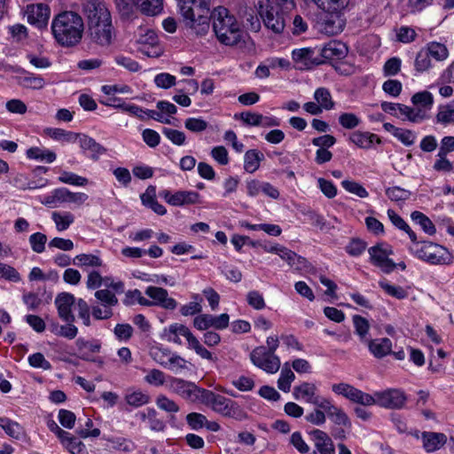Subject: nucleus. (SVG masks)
<instances>
[{
	"mask_svg": "<svg viewBox=\"0 0 454 454\" xmlns=\"http://www.w3.org/2000/svg\"><path fill=\"white\" fill-rule=\"evenodd\" d=\"M370 262L386 274H389L396 268V263L389 258L393 254L391 247L386 243H377L368 249Z\"/></svg>",
	"mask_w": 454,
	"mask_h": 454,
	"instance_id": "9",
	"label": "nucleus"
},
{
	"mask_svg": "<svg viewBox=\"0 0 454 454\" xmlns=\"http://www.w3.org/2000/svg\"><path fill=\"white\" fill-rule=\"evenodd\" d=\"M88 26V35L90 41L102 47L109 46L114 37L112 20L106 22L93 23Z\"/></svg>",
	"mask_w": 454,
	"mask_h": 454,
	"instance_id": "13",
	"label": "nucleus"
},
{
	"mask_svg": "<svg viewBox=\"0 0 454 454\" xmlns=\"http://www.w3.org/2000/svg\"><path fill=\"white\" fill-rule=\"evenodd\" d=\"M292 59L294 68L301 71L310 70L323 63L322 59L315 56V50L309 47L293 50Z\"/></svg>",
	"mask_w": 454,
	"mask_h": 454,
	"instance_id": "16",
	"label": "nucleus"
},
{
	"mask_svg": "<svg viewBox=\"0 0 454 454\" xmlns=\"http://www.w3.org/2000/svg\"><path fill=\"white\" fill-rule=\"evenodd\" d=\"M310 435L315 447L313 454H335L333 442L325 432L314 429Z\"/></svg>",
	"mask_w": 454,
	"mask_h": 454,
	"instance_id": "23",
	"label": "nucleus"
},
{
	"mask_svg": "<svg viewBox=\"0 0 454 454\" xmlns=\"http://www.w3.org/2000/svg\"><path fill=\"white\" fill-rule=\"evenodd\" d=\"M180 13L190 27L202 26L208 28L210 13L209 0H177Z\"/></svg>",
	"mask_w": 454,
	"mask_h": 454,
	"instance_id": "4",
	"label": "nucleus"
},
{
	"mask_svg": "<svg viewBox=\"0 0 454 454\" xmlns=\"http://www.w3.org/2000/svg\"><path fill=\"white\" fill-rule=\"evenodd\" d=\"M320 409L324 410L331 421L335 425L351 429L352 424L347 413L340 407L334 405L331 400L326 399L321 403Z\"/></svg>",
	"mask_w": 454,
	"mask_h": 454,
	"instance_id": "22",
	"label": "nucleus"
},
{
	"mask_svg": "<svg viewBox=\"0 0 454 454\" xmlns=\"http://www.w3.org/2000/svg\"><path fill=\"white\" fill-rule=\"evenodd\" d=\"M94 296L100 302L102 307L108 309H113L112 308L116 306L119 302L116 293L108 289L97 290Z\"/></svg>",
	"mask_w": 454,
	"mask_h": 454,
	"instance_id": "38",
	"label": "nucleus"
},
{
	"mask_svg": "<svg viewBox=\"0 0 454 454\" xmlns=\"http://www.w3.org/2000/svg\"><path fill=\"white\" fill-rule=\"evenodd\" d=\"M154 83L158 88L168 90L176 83V76L168 73H160L154 76Z\"/></svg>",
	"mask_w": 454,
	"mask_h": 454,
	"instance_id": "63",
	"label": "nucleus"
},
{
	"mask_svg": "<svg viewBox=\"0 0 454 454\" xmlns=\"http://www.w3.org/2000/svg\"><path fill=\"white\" fill-rule=\"evenodd\" d=\"M432 67L431 57L425 48L421 49L414 60L415 70L419 73L425 72Z\"/></svg>",
	"mask_w": 454,
	"mask_h": 454,
	"instance_id": "51",
	"label": "nucleus"
},
{
	"mask_svg": "<svg viewBox=\"0 0 454 454\" xmlns=\"http://www.w3.org/2000/svg\"><path fill=\"white\" fill-rule=\"evenodd\" d=\"M137 36L138 37L137 41L140 44L154 46L159 42L157 34L152 29L143 28L140 27L138 29Z\"/></svg>",
	"mask_w": 454,
	"mask_h": 454,
	"instance_id": "57",
	"label": "nucleus"
},
{
	"mask_svg": "<svg viewBox=\"0 0 454 454\" xmlns=\"http://www.w3.org/2000/svg\"><path fill=\"white\" fill-rule=\"evenodd\" d=\"M411 218L415 223L419 224L427 234H435L436 228L434 224L425 214L419 211H414L411 214Z\"/></svg>",
	"mask_w": 454,
	"mask_h": 454,
	"instance_id": "41",
	"label": "nucleus"
},
{
	"mask_svg": "<svg viewBox=\"0 0 454 454\" xmlns=\"http://www.w3.org/2000/svg\"><path fill=\"white\" fill-rule=\"evenodd\" d=\"M349 140L363 149L371 148L374 142L380 144V139L377 135L363 131L353 132L349 137Z\"/></svg>",
	"mask_w": 454,
	"mask_h": 454,
	"instance_id": "30",
	"label": "nucleus"
},
{
	"mask_svg": "<svg viewBox=\"0 0 454 454\" xmlns=\"http://www.w3.org/2000/svg\"><path fill=\"white\" fill-rule=\"evenodd\" d=\"M82 12L87 20V25L106 22L112 20L106 4L100 0H89L82 4Z\"/></svg>",
	"mask_w": 454,
	"mask_h": 454,
	"instance_id": "14",
	"label": "nucleus"
},
{
	"mask_svg": "<svg viewBox=\"0 0 454 454\" xmlns=\"http://www.w3.org/2000/svg\"><path fill=\"white\" fill-rule=\"evenodd\" d=\"M160 197L174 207L195 205L200 202V195L195 191H177L171 193L168 190H162L160 192Z\"/></svg>",
	"mask_w": 454,
	"mask_h": 454,
	"instance_id": "15",
	"label": "nucleus"
},
{
	"mask_svg": "<svg viewBox=\"0 0 454 454\" xmlns=\"http://www.w3.org/2000/svg\"><path fill=\"white\" fill-rule=\"evenodd\" d=\"M26 155L30 160H36L51 163L56 160V153L49 149L40 147H30L27 150Z\"/></svg>",
	"mask_w": 454,
	"mask_h": 454,
	"instance_id": "37",
	"label": "nucleus"
},
{
	"mask_svg": "<svg viewBox=\"0 0 454 454\" xmlns=\"http://www.w3.org/2000/svg\"><path fill=\"white\" fill-rule=\"evenodd\" d=\"M365 343L370 352L377 358H382L391 353L392 341L388 338L368 340Z\"/></svg>",
	"mask_w": 454,
	"mask_h": 454,
	"instance_id": "28",
	"label": "nucleus"
},
{
	"mask_svg": "<svg viewBox=\"0 0 454 454\" xmlns=\"http://www.w3.org/2000/svg\"><path fill=\"white\" fill-rule=\"evenodd\" d=\"M29 244L35 253L41 254L45 250L47 236L42 232H35L30 235Z\"/></svg>",
	"mask_w": 454,
	"mask_h": 454,
	"instance_id": "61",
	"label": "nucleus"
},
{
	"mask_svg": "<svg viewBox=\"0 0 454 454\" xmlns=\"http://www.w3.org/2000/svg\"><path fill=\"white\" fill-rule=\"evenodd\" d=\"M168 376L159 369H152L145 376V381L153 387L167 386Z\"/></svg>",
	"mask_w": 454,
	"mask_h": 454,
	"instance_id": "49",
	"label": "nucleus"
},
{
	"mask_svg": "<svg viewBox=\"0 0 454 454\" xmlns=\"http://www.w3.org/2000/svg\"><path fill=\"white\" fill-rule=\"evenodd\" d=\"M379 286L390 296L398 300L405 299L408 293L400 286L391 285L386 280H380Z\"/></svg>",
	"mask_w": 454,
	"mask_h": 454,
	"instance_id": "54",
	"label": "nucleus"
},
{
	"mask_svg": "<svg viewBox=\"0 0 454 454\" xmlns=\"http://www.w3.org/2000/svg\"><path fill=\"white\" fill-rule=\"evenodd\" d=\"M411 102L415 106L414 109H420L425 111V114L431 110L434 104V97L431 92L424 90L415 93L411 97Z\"/></svg>",
	"mask_w": 454,
	"mask_h": 454,
	"instance_id": "31",
	"label": "nucleus"
},
{
	"mask_svg": "<svg viewBox=\"0 0 454 454\" xmlns=\"http://www.w3.org/2000/svg\"><path fill=\"white\" fill-rule=\"evenodd\" d=\"M173 352L170 349L162 347H153L151 349L150 355L152 358L162 367H166Z\"/></svg>",
	"mask_w": 454,
	"mask_h": 454,
	"instance_id": "55",
	"label": "nucleus"
},
{
	"mask_svg": "<svg viewBox=\"0 0 454 454\" xmlns=\"http://www.w3.org/2000/svg\"><path fill=\"white\" fill-rule=\"evenodd\" d=\"M80 147L83 151L90 152V158L93 160H98L99 156L106 153V149L101 145L99 143L96 142V140L87 135L79 134L77 138Z\"/></svg>",
	"mask_w": 454,
	"mask_h": 454,
	"instance_id": "27",
	"label": "nucleus"
},
{
	"mask_svg": "<svg viewBox=\"0 0 454 454\" xmlns=\"http://www.w3.org/2000/svg\"><path fill=\"white\" fill-rule=\"evenodd\" d=\"M51 219L56 224V228L59 231H64L69 228V226L74 222V216L70 212H52Z\"/></svg>",
	"mask_w": 454,
	"mask_h": 454,
	"instance_id": "39",
	"label": "nucleus"
},
{
	"mask_svg": "<svg viewBox=\"0 0 454 454\" xmlns=\"http://www.w3.org/2000/svg\"><path fill=\"white\" fill-rule=\"evenodd\" d=\"M59 182L74 186H85L88 184L86 177L78 176L74 172L63 171L58 177Z\"/></svg>",
	"mask_w": 454,
	"mask_h": 454,
	"instance_id": "50",
	"label": "nucleus"
},
{
	"mask_svg": "<svg viewBox=\"0 0 454 454\" xmlns=\"http://www.w3.org/2000/svg\"><path fill=\"white\" fill-rule=\"evenodd\" d=\"M135 301H137L138 304H140L142 306H147V307L151 306V301L145 298L142 295V293L138 289L129 290L125 294V298L123 299V303L126 306H130V305H133L135 303Z\"/></svg>",
	"mask_w": 454,
	"mask_h": 454,
	"instance_id": "53",
	"label": "nucleus"
},
{
	"mask_svg": "<svg viewBox=\"0 0 454 454\" xmlns=\"http://www.w3.org/2000/svg\"><path fill=\"white\" fill-rule=\"evenodd\" d=\"M317 387L314 383L302 382L299 386H295L293 390V395L296 400H303L309 403H312L317 408H320L327 398L320 396L317 394Z\"/></svg>",
	"mask_w": 454,
	"mask_h": 454,
	"instance_id": "18",
	"label": "nucleus"
},
{
	"mask_svg": "<svg viewBox=\"0 0 454 454\" xmlns=\"http://www.w3.org/2000/svg\"><path fill=\"white\" fill-rule=\"evenodd\" d=\"M199 403L209 407L213 411L223 417L239 421L247 418L246 411L238 403L206 388H204Z\"/></svg>",
	"mask_w": 454,
	"mask_h": 454,
	"instance_id": "3",
	"label": "nucleus"
},
{
	"mask_svg": "<svg viewBox=\"0 0 454 454\" xmlns=\"http://www.w3.org/2000/svg\"><path fill=\"white\" fill-rule=\"evenodd\" d=\"M167 389L191 403H199L204 390L194 382L173 376L168 378Z\"/></svg>",
	"mask_w": 454,
	"mask_h": 454,
	"instance_id": "8",
	"label": "nucleus"
},
{
	"mask_svg": "<svg viewBox=\"0 0 454 454\" xmlns=\"http://www.w3.org/2000/svg\"><path fill=\"white\" fill-rule=\"evenodd\" d=\"M124 401L128 405L132 408L137 409L151 402V397L148 394L141 389H128L124 395Z\"/></svg>",
	"mask_w": 454,
	"mask_h": 454,
	"instance_id": "29",
	"label": "nucleus"
},
{
	"mask_svg": "<svg viewBox=\"0 0 454 454\" xmlns=\"http://www.w3.org/2000/svg\"><path fill=\"white\" fill-rule=\"evenodd\" d=\"M46 134L55 140L65 141V142H68V143L76 142L77 138L79 137V134H77V133H74L72 131H67L65 129H58V128L47 129Z\"/></svg>",
	"mask_w": 454,
	"mask_h": 454,
	"instance_id": "46",
	"label": "nucleus"
},
{
	"mask_svg": "<svg viewBox=\"0 0 454 454\" xmlns=\"http://www.w3.org/2000/svg\"><path fill=\"white\" fill-rule=\"evenodd\" d=\"M261 114L254 113L250 111L242 112L240 114H236L234 118L236 120H240L247 126L250 127H259L261 122Z\"/></svg>",
	"mask_w": 454,
	"mask_h": 454,
	"instance_id": "59",
	"label": "nucleus"
},
{
	"mask_svg": "<svg viewBox=\"0 0 454 454\" xmlns=\"http://www.w3.org/2000/svg\"><path fill=\"white\" fill-rule=\"evenodd\" d=\"M161 131L174 145L181 146L185 144L186 137L183 131L166 127H163Z\"/></svg>",
	"mask_w": 454,
	"mask_h": 454,
	"instance_id": "62",
	"label": "nucleus"
},
{
	"mask_svg": "<svg viewBox=\"0 0 454 454\" xmlns=\"http://www.w3.org/2000/svg\"><path fill=\"white\" fill-rule=\"evenodd\" d=\"M60 442L71 454H87L84 443L69 432L67 433V437L60 440Z\"/></svg>",
	"mask_w": 454,
	"mask_h": 454,
	"instance_id": "36",
	"label": "nucleus"
},
{
	"mask_svg": "<svg viewBox=\"0 0 454 454\" xmlns=\"http://www.w3.org/2000/svg\"><path fill=\"white\" fill-rule=\"evenodd\" d=\"M333 393L342 395L352 403L364 406H371L374 404V397L362 390L349 385L348 383H338L332 386Z\"/></svg>",
	"mask_w": 454,
	"mask_h": 454,
	"instance_id": "12",
	"label": "nucleus"
},
{
	"mask_svg": "<svg viewBox=\"0 0 454 454\" xmlns=\"http://www.w3.org/2000/svg\"><path fill=\"white\" fill-rule=\"evenodd\" d=\"M294 379L295 375L294 372L289 368L287 363L285 364L278 380V387L283 392H289L291 389V384Z\"/></svg>",
	"mask_w": 454,
	"mask_h": 454,
	"instance_id": "45",
	"label": "nucleus"
},
{
	"mask_svg": "<svg viewBox=\"0 0 454 454\" xmlns=\"http://www.w3.org/2000/svg\"><path fill=\"white\" fill-rule=\"evenodd\" d=\"M51 32L56 42L63 47L79 44L84 32V22L78 13L65 11L56 15L51 21Z\"/></svg>",
	"mask_w": 454,
	"mask_h": 454,
	"instance_id": "1",
	"label": "nucleus"
},
{
	"mask_svg": "<svg viewBox=\"0 0 454 454\" xmlns=\"http://www.w3.org/2000/svg\"><path fill=\"white\" fill-rule=\"evenodd\" d=\"M425 49L429 53L430 57L434 58L437 61H442L449 56L447 47L437 42L429 43Z\"/></svg>",
	"mask_w": 454,
	"mask_h": 454,
	"instance_id": "48",
	"label": "nucleus"
},
{
	"mask_svg": "<svg viewBox=\"0 0 454 454\" xmlns=\"http://www.w3.org/2000/svg\"><path fill=\"white\" fill-rule=\"evenodd\" d=\"M314 99L323 109L331 110L334 106L331 92L325 87H320L315 90Z\"/></svg>",
	"mask_w": 454,
	"mask_h": 454,
	"instance_id": "42",
	"label": "nucleus"
},
{
	"mask_svg": "<svg viewBox=\"0 0 454 454\" xmlns=\"http://www.w3.org/2000/svg\"><path fill=\"white\" fill-rule=\"evenodd\" d=\"M23 73L24 75L20 76L18 80L20 85L32 90H41L44 87L45 81L42 76L27 71H23Z\"/></svg>",
	"mask_w": 454,
	"mask_h": 454,
	"instance_id": "34",
	"label": "nucleus"
},
{
	"mask_svg": "<svg viewBox=\"0 0 454 454\" xmlns=\"http://www.w3.org/2000/svg\"><path fill=\"white\" fill-rule=\"evenodd\" d=\"M341 186L348 192L358 196L359 198H367L369 196L366 189L359 183L351 180H343Z\"/></svg>",
	"mask_w": 454,
	"mask_h": 454,
	"instance_id": "60",
	"label": "nucleus"
},
{
	"mask_svg": "<svg viewBox=\"0 0 454 454\" xmlns=\"http://www.w3.org/2000/svg\"><path fill=\"white\" fill-rule=\"evenodd\" d=\"M353 325L355 327V333L359 336L362 342L368 341V333L370 330L369 321L359 315H354L352 317Z\"/></svg>",
	"mask_w": 454,
	"mask_h": 454,
	"instance_id": "43",
	"label": "nucleus"
},
{
	"mask_svg": "<svg viewBox=\"0 0 454 454\" xmlns=\"http://www.w3.org/2000/svg\"><path fill=\"white\" fill-rule=\"evenodd\" d=\"M410 252L419 260L433 265H449L453 262V256L446 247L431 241H422L420 246H412Z\"/></svg>",
	"mask_w": 454,
	"mask_h": 454,
	"instance_id": "6",
	"label": "nucleus"
},
{
	"mask_svg": "<svg viewBox=\"0 0 454 454\" xmlns=\"http://www.w3.org/2000/svg\"><path fill=\"white\" fill-rule=\"evenodd\" d=\"M264 160L262 153L255 149L246 152L244 155V168L248 173H254L260 167V162Z\"/></svg>",
	"mask_w": 454,
	"mask_h": 454,
	"instance_id": "32",
	"label": "nucleus"
},
{
	"mask_svg": "<svg viewBox=\"0 0 454 454\" xmlns=\"http://www.w3.org/2000/svg\"><path fill=\"white\" fill-rule=\"evenodd\" d=\"M213 29L223 44L233 46L238 44L243 37V31L236 18L224 7H218L212 12Z\"/></svg>",
	"mask_w": 454,
	"mask_h": 454,
	"instance_id": "2",
	"label": "nucleus"
},
{
	"mask_svg": "<svg viewBox=\"0 0 454 454\" xmlns=\"http://www.w3.org/2000/svg\"><path fill=\"white\" fill-rule=\"evenodd\" d=\"M423 448L427 452H434L440 450L447 442V437L442 433L423 432L421 433Z\"/></svg>",
	"mask_w": 454,
	"mask_h": 454,
	"instance_id": "26",
	"label": "nucleus"
},
{
	"mask_svg": "<svg viewBox=\"0 0 454 454\" xmlns=\"http://www.w3.org/2000/svg\"><path fill=\"white\" fill-rule=\"evenodd\" d=\"M145 294L153 300L151 306H159L169 310L175 309L177 306L176 301L169 297L168 291L162 287L148 286Z\"/></svg>",
	"mask_w": 454,
	"mask_h": 454,
	"instance_id": "19",
	"label": "nucleus"
},
{
	"mask_svg": "<svg viewBox=\"0 0 454 454\" xmlns=\"http://www.w3.org/2000/svg\"><path fill=\"white\" fill-rule=\"evenodd\" d=\"M73 264L78 267H101L103 262L98 255L92 254H80L73 259Z\"/></svg>",
	"mask_w": 454,
	"mask_h": 454,
	"instance_id": "44",
	"label": "nucleus"
},
{
	"mask_svg": "<svg viewBox=\"0 0 454 454\" xmlns=\"http://www.w3.org/2000/svg\"><path fill=\"white\" fill-rule=\"evenodd\" d=\"M395 117L401 119L402 121H409L413 123H420L423 121L428 119L429 115L425 114L424 110L414 109L413 107L408 106L406 105L398 104Z\"/></svg>",
	"mask_w": 454,
	"mask_h": 454,
	"instance_id": "25",
	"label": "nucleus"
},
{
	"mask_svg": "<svg viewBox=\"0 0 454 454\" xmlns=\"http://www.w3.org/2000/svg\"><path fill=\"white\" fill-rule=\"evenodd\" d=\"M374 404L386 409H402L407 402V395L399 388H388L383 391H377L372 395Z\"/></svg>",
	"mask_w": 454,
	"mask_h": 454,
	"instance_id": "11",
	"label": "nucleus"
},
{
	"mask_svg": "<svg viewBox=\"0 0 454 454\" xmlns=\"http://www.w3.org/2000/svg\"><path fill=\"white\" fill-rule=\"evenodd\" d=\"M250 360L253 364L267 373H276L281 365L279 357L267 350L265 346L256 347L250 353Z\"/></svg>",
	"mask_w": 454,
	"mask_h": 454,
	"instance_id": "10",
	"label": "nucleus"
},
{
	"mask_svg": "<svg viewBox=\"0 0 454 454\" xmlns=\"http://www.w3.org/2000/svg\"><path fill=\"white\" fill-rule=\"evenodd\" d=\"M331 8L327 9L323 5H317L324 11L326 15L319 23L320 31L327 35H335L341 33L346 25V19L343 11L348 4V0H338L339 3H333L327 0Z\"/></svg>",
	"mask_w": 454,
	"mask_h": 454,
	"instance_id": "5",
	"label": "nucleus"
},
{
	"mask_svg": "<svg viewBox=\"0 0 454 454\" xmlns=\"http://www.w3.org/2000/svg\"><path fill=\"white\" fill-rule=\"evenodd\" d=\"M230 317L226 313H223L219 316H214L211 314H200L194 317L193 326L200 330H207L213 327L216 330H223L229 325Z\"/></svg>",
	"mask_w": 454,
	"mask_h": 454,
	"instance_id": "17",
	"label": "nucleus"
},
{
	"mask_svg": "<svg viewBox=\"0 0 454 454\" xmlns=\"http://www.w3.org/2000/svg\"><path fill=\"white\" fill-rule=\"evenodd\" d=\"M168 363L166 369L177 374L184 370H189V362L176 353H172L171 356L168 359Z\"/></svg>",
	"mask_w": 454,
	"mask_h": 454,
	"instance_id": "47",
	"label": "nucleus"
},
{
	"mask_svg": "<svg viewBox=\"0 0 454 454\" xmlns=\"http://www.w3.org/2000/svg\"><path fill=\"white\" fill-rule=\"evenodd\" d=\"M277 254L279 255L282 260L286 261L290 266L297 265L299 268L300 266H304L307 262L304 257L298 255L294 251L283 246H280Z\"/></svg>",
	"mask_w": 454,
	"mask_h": 454,
	"instance_id": "40",
	"label": "nucleus"
},
{
	"mask_svg": "<svg viewBox=\"0 0 454 454\" xmlns=\"http://www.w3.org/2000/svg\"><path fill=\"white\" fill-rule=\"evenodd\" d=\"M133 3L143 13L150 16L160 13L163 5V0H133Z\"/></svg>",
	"mask_w": 454,
	"mask_h": 454,
	"instance_id": "35",
	"label": "nucleus"
},
{
	"mask_svg": "<svg viewBox=\"0 0 454 454\" xmlns=\"http://www.w3.org/2000/svg\"><path fill=\"white\" fill-rule=\"evenodd\" d=\"M0 427L12 438L20 440L25 435L22 426L5 417H0Z\"/></svg>",
	"mask_w": 454,
	"mask_h": 454,
	"instance_id": "33",
	"label": "nucleus"
},
{
	"mask_svg": "<svg viewBox=\"0 0 454 454\" xmlns=\"http://www.w3.org/2000/svg\"><path fill=\"white\" fill-rule=\"evenodd\" d=\"M290 11H283L273 0H259L258 12L265 27L276 34H280L286 27V15Z\"/></svg>",
	"mask_w": 454,
	"mask_h": 454,
	"instance_id": "7",
	"label": "nucleus"
},
{
	"mask_svg": "<svg viewBox=\"0 0 454 454\" xmlns=\"http://www.w3.org/2000/svg\"><path fill=\"white\" fill-rule=\"evenodd\" d=\"M386 195L392 201L401 202L409 200L411 192L400 186H392L386 189Z\"/></svg>",
	"mask_w": 454,
	"mask_h": 454,
	"instance_id": "52",
	"label": "nucleus"
},
{
	"mask_svg": "<svg viewBox=\"0 0 454 454\" xmlns=\"http://www.w3.org/2000/svg\"><path fill=\"white\" fill-rule=\"evenodd\" d=\"M367 243L361 239L353 238L345 247V251L351 256H360L366 249Z\"/></svg>",
	"mask_w": 454,
	"mask_h": 454,
	"instance_id": "56",
	"label": "nucleus"
},
{
	"mask_svg": "<svg viewBox=\"0 0 454 454\" xmlns=\"http://www.w3.org/2000/svg\"><path fill=\"white\" fill-rule=\"evenodd\" d=\"M29 365L33 368L49 371L51 369V364L40 352L34 353L27 357Z\"/></svg>",
	"mask_w": 454,
	"mask_h": 454,
	"instance_id": "58",
	"label": "nucleus"
},
{
	"mask_svg": "<svg viewBox=\"0 0 454 454\" xmlns=\"http://www.w3.org/2000/svg\"><path fill=\"white\" fill-rule=\"evenodd\" d=\"M436 121L444 125L454 122V108L450 105L441 106L436 114Z\"/></svg>",
	"mask_w": 454,
	"mask_h": 454,
	"instance_id": "64",
	"label": "nucleus"
},
{
	"mask_svg": "<svg viewBox=\"0 0 454 454\" xmlns=\"http://www.w3.org/2000/svg\"><path fill=\"white\" fill-rule=\"evenodd\" d=\"M320 55L326 60H341L348 55V47L340 41L333 40L323 46Z\"/></svg>",
	"mask_w": 454,
	"mask_h": 454,
	"instance_id": "24",
	"label": "nucleus"
},
{
	"mask_svg": "<svg viewBox=\"0 0 454 454\" xmlns=\"http://www.w3.org/2000/svg\"><path fill=\"white\" fill-rule=\"evenodd\" d=\"M60 319L66 323H74V316L72 313V306L75 303V297L70 293L59 294L54 301Z\"/></svg>",
	"mask_w": 454,
	"mask_h": 454,
	"instance_id": "20",
	"label": "nucleus"
},
{
	"mask_svg": "<svg viewBox=\"0 0 454 454\" xmlns=\"http://www.w3.org/2000/svg\"><path fill=\"white\" fill-rule=\"evenodd\" d=\"M50 13V8L43 4L28 5L26 11L28 23L38 28L46 27Z\"/></svg>",
	"mask_w": 454,
	"mask_h": 454,
	"instance_id": "21",
	"label": "nucleus"
}]
</instances>
